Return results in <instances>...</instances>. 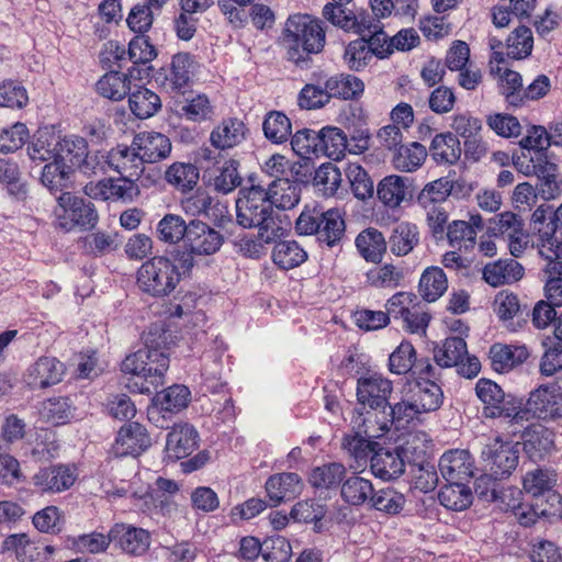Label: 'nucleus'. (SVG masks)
Wrapping results in <instances>:
<instances>
[{
	"instance_id": "obj_15",
	"label": "nucleus",
	"mask_w": 562,
	"mask_h": 562,
	"mask_svg": "<svg viewBox=\"0 0 562 562\" xmlns=\"http://www.w3.org/2000/svg\"><path fill=\"white\" fill-rule=\"evenodd\" d=\"M77 469L70 464H55L40 469L32 477L33 485L41 493H61L77 480Z\"/></svg>"
},
{
	"instance_id": "obj_34",
	"label": "nucleus",
	"mask_w": 562,
	"mask_h": 562,
	"mask_svg": "<svg viewBox=\"0 0 562 562\" xmlns=\"http://www.w3.org/2000/svg\"><path fill=\"white\" fill-rule=\"evenodd\" d=\"M198 69V63L189 53H179L172 57L166 80L172 90L183 92Z\"/></svg>"
},
{
	"instance_id": "obj_54",
	"label": "nucleus",
	"mask_w": 562,
	"mask_h": 562,
	"mask_svg": "<svg viewBox=\"0 0 562 562\" xmlns=\"http://www.w3.org/2000/svg\"><path fill=\"white\" fill-rule=\"evenodd\" d=\"M95 88L101 97L119 101L130 93L131 80L123 72L110 71L98 80Z\"/></svg>"
},
{
	"instance_id": "obj_28",
	"label": "nucleus",
	"mask_w": 562,
	"mask_h": 562,
	"mask_svg": "<svg viewBox=\"0 0 562 562\" xmlns=\"http://www.w3.org/2000/svg\"><path fill=\"white\" fill-rule=\"evenodd\" d=\"M303 484L299 474L283 472L271 475L266 482V491L273 505L294 499L302 491Z\"/></svg>"
},
{
	"instance_id": "obj_14",
	"label": "nucleus",
	"mask_w": 562,
	"mask_h": 562,
	"mask_svg": "<svg viewBox=\"0 0 562 562\" xmlns=\"http://www.w3.org/2000/svg\"><path fill=\"white\" fill-rule=\"evenodd\" d=\"M344 3L328 2L324 5L322 14L334 26L358 35L366 34V29L374 27L372 15L364 11L347 9Z\"/></svg>"
},
{
	"instance_id": "obj_63",
	"label": "nucleus",
	"mask_w": 562,
	"mask_h": 562,
	"mask_svg": "<svg viewBox=\"0 0 562 562\" xmlns=\"http://www.w3.org/2000/svg\"><path fill=\"white\" fill-rule=\"evenodd\" d=\"M404 505L405 497L403 494L387 487L379 491L374 490L368 506L387 515H396L404 508Z\"/></svg>"
},
{
	"instance_id": "obj_1",
	"label": "nucleus",
	"mask_w": 562,
	"mask_h": 562,
	"mask_svg": "<svg viewBox=\"0 0 562 562\" xmlns=\"http://www.w3.org/2000/svg\"><path fill=\"white\" fill-rule=\"evenodd\" d=\"M170 333L159 326H151L144 333V347L125 357L121 370L135 381L127 386L139 394H150L165 383L169 368Z\"/></svg>"
},
{
	"instance_id": "obj_46",
	"label": "nucleus",
	"mask_w": 562,
	"mask_h": 562,
	"mask_svg": "<svg viewBox=\"0 0 562 562\" xmlns=\"http://www.w3.org/2000/svg\"><path fill=\"white\" fill-rule=\"evenodd\" d=\"M356 247L367 261L380 262L386 251L387 241L376 228H367L357 236Z\"/></svg>"
},
{
	"instance_id": "obj_51",
	"label": "nucleus",
	"mask_w": 562,
	"mask_h": 562,
	"mask_svg": "<svg viewBox=\"0 0 562 562\" xmlns=\"http://www.w3.org/2000/svg\"><path fill=\"white\" fill-rule=\"evenodd\" d=\"M438 499L447 509L461 512L472 504L473 494L463 482H448L438 493Z\"/></svg>"
},
{
	"instance_id": "obj_2",
	"label": "nucleus",
	"mask_w": 562,
	"mask_h": 562,
	"mask_svg": "<svg viewBox=\"0 0 562 562\" xmlns=\"http://www.w3.org/2000/svg\"><path fill=\"white\" fill-rule=\"evenodd\" d=\"M280 43L288 60L299 66L306 64L310 55L319 54L325 47L324 22L310 14H292L285 21Z\"/></svg>"
},
{
	"instance_id": "obj_10",
	"label": "nucleus",
	"mask_w": 562,
	"mask_h": 562,
	"mask_svg": "<svg viewBox=\"0 0 562 562\" xmlns=\"http://www.w3.org/2000/svg\"><path fill=\"white\" fill-rule=\"evenodd\" d=\"M268 195L267 190L260 184L240 189L236 201L237 223L245 228L262 223L265 215L273 213Z\"/></svg>"
},
{
	"instance_id": "obj_5",
	"label": "nucleus",
	"mask_w": 562,
	"mask_h": 562,
	"mask_svg": "<svg viewBox=\"0 0 562 562\" xmlns=\"http://www.w3.org/2000/svg\"><path fill=\"white\" fill-rule=\"evenodd\" d=\"M372 414L368 417H363L364 434L369 437H381L390 430L392 426L396 430L406 429L416 423L422 420V412L415 407V403L408 396L402 398V401L390 405L386 409L381 412V416L375 424L372 422Z\"/></svg>"
},
{
	"instance_id": "obj_27",
	"label": "nucleus",
	"mask_w": 562,
	"mask_h": 562,
	"mask_svg": "<svg viewBox=\"0 0 562 562\" xmlns=\"http://www.w3.org/2000/svg\"><path fill=\"white\" fill-rule=\"evenodd\" d=\"M405 462L398 448H379L371 457V471L384 481L396 479L404 473Z\"/></svg>"
},
{
	"instance_id": "obj_22",
	"label": "nucleus",
	"mask_w": 562,
	"mask_h": 562,
	"mask_svg": "<svg viewBox=\"0 0 562 562\" xmlns=\"http://www.w3.org/2000/svg\"><path fill=\"white\" fill-rule=\"evenodd\" d=\"M198 441L199 434L193 426L177 424L167 436L166 456L172 461L186 458L198 448Z\"/></svg>"
},
{
	"instance_id": "obj_24",
	"label": "nucleus",
	"mask_w": 562,
	"mask_h": 562,
	"mask_svg": "<svg viewBox=\"0 0 562 562\" xmlns=\"http://www.w3.org/2000/svg\"><path fill=\"white\" fill-rule=\"evenodd\" d=\"M113 541H116L120 549L130 555L140 557L150 547V533L143 528L132 525H115L112 527Z\"/></svg>"
},
{
	"instance_id": "obj_35",
	"label": "nucleus",
	"mask_w": 562,
	"mask_h": 562,
	"mask_svg": "<svg viewBox=\"0 0 562 562\" xmlns=\"http://www.w3.org/2000/svg\"><path fill=\"white\" fill-rule=\"evenodd\" d=\"M239 162L235 159L225 158L207 176L209 183L214 190L227 194L241 184V177L238 172Z\"/></svg>"
},
{
	"instance_id": "obj_23",
	"label": "nucleus",
	"mask_w": 562,
	"mask_h": 562,
	"mask_svg": "<svg viewBox=\"0 0 562 562\" xmlns=\"http://www.w3.org/2000/svg\"><path fill=\"white\" fill-rule=\"evenodd\" d=\"M104 159L106 166L121 176L138 179L144 171V164L133 144L131 147L117 145L106 153Z\"/></svg>"
},
{
	"instance_id": "obj_62",
	"label": "nucleus",
	"mask_w": 562,
	"mask_h": 562,
	"mask_svg": "<svg viewBox=\"0 0 562 562\" xmlns=\"http://www.w3.org/2000/svg\"><path fill=\"white\" fill-rule=\"evenodd\" d=\"M70 167L60 160L49 161L43 167L41 182L52 193L63 191L68 187Z\"/></svg>"
},
{
	"instance_id": "obj_42",
	"label": "nucleus",
	"mask_w": 562,
	"mask_h": 562,
	"mask_svg": "<svg viewBox=\"0 0 562 562\" xmlns=\"http://www.w3.org/2000/svg\"><path fill=\"white\" fill-rule=\"evenodd\" d=\"M419 231L416 224L411 222L397 223L389 237L387 245L395 256H406L418 245Z\"/></svg>"
},
{
	"instance_id": "obj_57",
	"label": "nucleus",
	"mask_w": 562,
	"mask_h": 562,
	"mask_svg": "<svg viewBox=\"0 0 562 562\" xmlns=\"http://www.w3.org/2000/svg\"><path fill=\"white\" fill-rule=\"evenodd\" d=\"M191 392L186 385L175 384L157 393L155 405L162 412L177 413L187 407Z\"/></svg>"
},
{
	"instance_id": "obj_50",
	"label": "nucleus",
	"mask_w": 562,
	"mask_h": 562,
	"mask_svg": "<svg viewBox=\"0 0 562 562\" xmlns=\"http://www.w3.org/2000/svg\"><path fill=\"white\" fill-rule=\"evenodd\" d=\"M113 541L112 529L109 533L92 531L78 536L69 537L67 540L68 546L78 553L82 554H99L108 550Z\"/></svg>"
},
{
	"instance_id": "obj_55",
	"label": "nucleus",
	"mask_w": 562,
	"mask_h": 562,
	"mask_svg": "<svg viewBox=\"0 0 562 562\" xmlns=\"http://www.w3.org/2000/svg\"><path fill=\"white\" fill-rule=\"evenodd\" d=\"M128 104L132 113L140 120L155 115L161 108L159 95L145 87L130 93Z\"/></svg>"
},
{
	"instance_id": "obj_12",
	"label": "nucleus",
	"mask_w": 562,
	"mask_h": 562,
	"mask_svg": "<svg viewBox=\"0 0 562 562\" xmlns=\"http://www.w3.org/2000/svg\"><path fill=\"white\" fill-rule=\"evenodd\" d=\"M477 397L484 404L486 417H504L515 424L518 404L507 400L503 390L493 381L481 379L475 385Z\"/></svg>"
},
{
	"instance_id": "obj_49",
	"label": "nucleus",
	"mask_w": 562,
	"mask_h": 562,
	"mask_svg": "<svg viewBox=\"0 0 562 562\" xmlns=\"http://www.w3.org/2000/svg\"><path fill=\"white\" fill-rule=\"evenodd\" d=\"M272 261L283 270L294 269L307 260V252L295 240H282L274 245Z\"/></svg>"
},
{
	"instance_id": "obj_8",
	"label": "nucleus",
	"mask_w": 562,
	"mask_h": 562,
	"mask_svg": "<svg viewBox=\"0 0 562 562\" xmlns=\"http://www.w3.org/2000/svg\"><path fill=\"white\" fill-rule=\"evenodd\" d=\"M393 391V382L380 373H370L361 376L357 382V400L364 408L369 409L360 413L358 418L368 417L372 414V422L381 416V412L389 406V397Z\"/></svg>"
},
{
	"instance_id": "obj_9",
	"label": "nucleus",
	"mask_w": 562,
	"mask_h": 562,
	"mask_svg": "<svg viewBox=\"0 0 562 562\" xmlns=\"http://www.w3.org/2000/svg\"><path fill=\"white\" fill-rule=\"evenodd\" d=\"M58 209L55 214L58 218V226L69 232L75 226L91 228L98 222V212L90 201L64 192L57 198Z\"/></svg>"
},
{
	"instance_id": "obj_19",
	"label": "nucleus",
	"mask_w": 562,
	"mask_h": 562,
	"mask_svg": "<svg viewBox=\"0 0 562 562\" xmlns=\"http://www.w3.org/2000/svg\"><path fill=\"white\" fill-rule=\"evenodd\" d=\"M151 446L147 429L139 423H128L121 427L113 445L116 456L137 457Z\"/></svg>"
},
{
	"instance_id": "obj_3",
	"label": "nucleus",
	"mask_w": 562,
	"mask_h": 562,
	"mask_svg": "<svg viewBox=\"0 0 562 562\" xmlns=\"http://www.w3.org/2000/svg\"><path fill=\"white\" fill-rule=\"evenodd\" d=\"M181 272L171 259L156 256L145 261L137 270L136 283L138 289L153 296L170 295L180 283Z\"/></svg>"
},
{
	"instance_id": "obj_7",
	"label": "nucleus",
	"mask_w": 562,
	"mask_h": 562,
	"mask_svg": "<svg viewBox=\"0 0 562 562\" xmlns=\"http://www.w3.org/2000/svg\"><path fill=\"white\" fill-rule=\"evenodd\" d=\"M434 360L440 368H457V372L467 379L475 378L481 371L477 357L468 353V346L463 338L447 337L434 348Z\"/></svg>"
},
{
	"instance_id": "obj_4",
	"label": "nucleus",
	"mask_w": 562,
	"mask_h": 562,
	"mask_svg": "<svg viewBox=\"0 0 562 562\" xmlns=\"http://www.w3.org/2000/svg\"><path fill=\"white\" fill-rule=\"evenodd\" d=\"M345 221L338 209L303 211L296 220L295 229L301 235L315 234L319 243L333 247L345 234Z\"/></svg>"
},
{
	"instance_id": "obj_11",
	"label": "nucleus",
	"mask_w": 562,
	"mask_h": 562,
	"mask_svg": "<svg viewBox=\"0 0 562 562\" xmlns=\"http://www.w3.org/2000/svg\"><path fill=\"white\" fill-rule=\"evenodd\" d=\"M483 460L494 480H501L512 474L518 464L519 450L508 441L495 438L482 451Z\"/></svg>"
},
{
	"instance_id": "obj_30",
	"label": "nucleus",
	"mask_w": 562,
	"mask_h": 562,
	"mask_svg": "<svg viewBox=\"0 0 562 562\" xmlns=\"http://www.w3.org/2000/svg\"><path fill=\"white\" fill-rule=\"evenodd\" d=\"M247 127L241 120L227 117L213 128L210 134V142L216 149H231L245 139Z\"/></svg>"
},
{
	"instance_id": "obj_21",
	"label": "nucleus",
	"mask_w": 562,
	"mask_h": 562,
	"mask_svg": "<svg viewBox=\"0 0 562 562\" xmlns=\"http://www.w3.org/2000/svg\"><path fill=\"white\" fill-rule=\"evenodd\" d=\"M133 148L137 150L144 165L155 164L170 155L171 142L161 133L144 131L134 136Z\"/></svg>"
},
{
	"instance_id": "obj_45",
	"label": "nucleus",
	"mask_w": 562,
	"mask_h": 562,
	"mask_svg": "<svg viewBox=\"0 0 562 562\" xmlns=\"http://www.w3.org/2000/svg\"><path fill=\"white\" fill-rule=\"evenodd\" d=\"M376 193L384 205L398 207L409 194L407 180L396 175L387 176L380 181Z\"/></svg>"
},
{
	"instance_id": "obj_43",
	"label": "nucleus",
	"mask_w": 562,
	"mask_h": 562,
	"mask_svg": "<svg viewBox=\"0 0 562 562\" xmlns=\"http://www.w3.org/2000/svg\"><path fill=\"white\" fill-rule=\"evenodd\" d=\"M329 100H355L364 91V83L356 76L348 74H339L329 77L325 81Z\"/></svg>"
},
{
	"instance_id": "obj_6",
	"label": "nucleus",
	"mask_w": 562,
	"mask_h": 562,
	"mask_svg": "<svg viewBox=\"0 0 562 562\" xmlns=\"http://www.w3.org/2000/svg\"><path fill=\"white\" fill-rule=\"evenodd\" d=\"M562 416V390L557 384L540 385L532 391L525 407L518 403L515 424L522 425L530 417L554 420Z\"/></svg>"
},
{
	"instance_id": "obj_44",
	"label": "nucleus",
	"mask_w": 562,
	"mask_h": 562,
	"mask_svg": "<svg viewBox=\"0 0 562 562\" xmlns=\"http://www.w3.org/2000/svg\"><path fill=\"white\" fill-rule=\"evenodd\" d=\"M2 551L12 553L20 562L41 561V543L31 540L26 533H13L2 542Z\"/></svg>"
},
{
	"instance_id": "obj_47",
	"label": "nucleus",
	"mask_w": 562,
	"mask_h": 562,
	"mask_svg": "<svg viewBox=\"0 0 562 562\" xmlns=\"http://www.w3.org/2000/svg\"><path fill=\"white\" fill-rule=\"evenodd\" d=\"M427 157L426 147L417 142L401 145L393 155L392 164L396 170L413 172L419 169Z\"/></svg>"
},
{
	"instance_id": "obj_61",
	"label": "nucleus",
	"mask_w": 562,
	"mask_h": 562,
	"mask_svg": "<svg viewBox=\"0 0 562 562\" xmlns=\"http://www.w3.org/2000/svg\"><path fill=\"white\" fill-rule=\"evenodd\" d=\"M166 180L181 191L192 190L199 180V170L192 164L175 162L166 171Z\"/></svg>"
},
{
	"instance_id": "obj_25",
	"label": "nucleus",
	"mask_w": 562,
	"mask_h": 562,
	"mask_svg": "<svg viewBox=\"0 0 562 562\" xmlns=\"http://www.w3.org/2000/svg\"><path fill=\"white\" fill-rule=\"evenodd\" d=\"M554 432L541 424H531L522 431L524 450L528 457L538 461L554 449Z\"/></svg>"
},
{
	"instance_id": "obj_59",
	"label": "nucleus",
	"mask_w": 562,
	"mask_h": 562,
	"mask_svg": "<svg viewBox=\"0 0 562 562\" xmlns=\"http://www.w3.org/2000/svg\"><path fill=\"white\" fill-rule=\"evenodd\" d=\"M533 48L531 29L520 25L516 27L506 40V54L513 59L527 58Z\"/></svg>"
},
{
	"instance_id": "obj_17",
	"label": "nucleus",
	"mask_w": 562,
	"mask_h": 562,
	"mask_svg": "<svg viewBox=\"0 0 562 562\" xmlns=\"http://www.w3.org/2000/svg\"><path fill=\"white\" fill-rule=\"evenodd\" d=\"M224 243V236L209 224L201 221H190L184 247L200 256H211L217 252Z\"/></svg>"
},
{
	"instance_id": "obj_52",
	"label": "nucleus",
	"mask_w": 562,
	"mask_h": 562,
	"mask_svg": "<svg viewBox=\"0 0 562 562\" xmlns=\"http://www.w3.org/2000/svg\"><path fill=\"white\" fill-rule=\"evenodd\" d=\"M346 476V467L339 462H329L314 468L310 475V484L319 490H330L341 486Z\"/></svg>"
},
{
	"instance_id": "obj_58",
	"label": "nucleus",
	"mask_w": 562,
	"mask_h": 562,
	"mask_svg": "<svg viewBox=\"0 0 562 562\" xmlns=\"http://www.w3.org/2000/svg\"><path fill=\"white\" fill-rule=\"evenodd\" d=\"M321 155L339 160L347 151L348 138L342 130L335 126H325L321 130Z\"/></svg>"
},
{
	"instance_id": "obj_64",
	"label": "nucleus",
	"mask_w": 562,
	"mask_h": 562,
	"mask_svg": "<svg viewBox=\"0 0 562 562\" xmlns=\"http://www.w3.org/2000/svg\"><path fill=\"white\" fill-rule=\"evenodd\" d=\"M177 114L192 122H201L211 117L213 108L205 94H196L184 103H179Z\"/></svg>"
},
{
	"instance_id": "obj_13",
	"label": "nucleus",
	"mask_w": 562,
	"mask_h": 562,
	"mask_svg": "<svg viewBox=\"0 0 562 562\" xmlns=\"http://www.w3.org/2000/svg\"><path fill=\"white\" fill-rule=\"evenodd\" d=\"M66 373L65 364L55 357L43 356L27 367L23 382L33 390H45L57 385Z\"/></svg>"
},
{
	"instance_id": "obj_56",
	"label": "nucleus",
	"mask_w": 562,
	"mask_h": 562,
	"mask_svg": "<svg viewBox=\"0 0 562 562\" xmlns=\"http://www.w3.org/2000/svg\"><path fill=\"white\" fill-rule=\"evenodd\" d=\"M448 288L447 277L439 267L427 268L419 280V293L424 300L435 302Z\"/></svg>"
},
{
	"instance_id": "obj_36",
	"label": "nucleus",
	"mask_w": 562,
	"mask_h": 562,
	"mask_svg": "<svg viewBox=\"0 0 562 562\" xmlns=\"http://www.w3.org/2000/svg\"><path fill=\"white\" fill-rule=\"evenodd\" d=\"M353 423L358 424L359 431L347 434L342 440V448L355 459L357 467H361L371 460L378 443L369 440L370 437L364 434L363 417L357 418Z\"/></svg>"
},
{
	"instance_id": "obj_38",
	"label": "nucleus",
	"mask_w": 562,
	"mask_h": 562,
	"mask_svg": "<svg viewBox=\"0 0 562 562\" xmlns=\"http://www.w3.org/2000/svg\"><path fill=\"white\" fill-rule=\"evenodd\" d=\"M374 487L369 479L352 474L342 481L340 496L342 501L352 507L369 505Z\"/></svg>"
},
{
	"instance_id": "obj_40",
	"label": "nucleus",
	"mask_w": 562,
	"mask_h": 562,
	"mask_svg": "<svg viewBox=\"0 0 562 562\" xmlns=\"http://www.w3.org/2000/svg\"><path fill=\"white\" fill-rule=\"evenodd\" d=\"M59 136L49 128L40 130L27 147L30 158L38 162L59 160Z\"/></svg>"
},
{
	"instance_id": "obj_29",
	"label": "nucleus",
	"mask_w": 562,
	"mask_h": 562,
	"mask_svg": "<svg viewBox=\"0 0 562 562\" xmlns=\"http://www.w3.org/2000/svg\"><path fill=\"white\" fill-rule=\"evenodd\" d=\"M408 396L423 415L438 411L445 398L441 386L430 379L416 381L409 390Z\"/></svg>"
},
{
	"instance_id": "obj_41",
	"label": "nucleus",
	"mask_w": 562,
	"mask_h": 562,
	"mask_svg": "<svg viewBox=\"0 0 562 562\" xmlns=\"http://www.w3.org/2000/svg\"><path fill=\"white\" fill-rule=\"evenodd\" d=\"M266 190L272 207L291 210L300 202L301 184L289 178L276 179Z\"/></svg>"
},
{
	"instance_id": "obj_37",
	"label": "nucleus",
	"mask_w": 562,
	"mask_h": 562,
	"mask_svg": "<svg viewBox=\"0 0 562 562\" xmlns=\"http://www.w3.org/2000/svg\"><path fill=\"white\" fill-rule=\"evenodd\" d=\"M528 357L529 352L525 346L494 344L490 348L492 368L501 373L510 371L526 361Z\"/></svg>"
},
{
	"instance_id": "obj_33",
	"label": "nucleus",
	"mask_w": 562,
	"mask_h": 562,
	"mask_svg": "<svg viewBox=\"0 0 562 562\" xmlns=\"http://www.w3.org/2000/svg\"><path fill=\"white\" fill-rule=\"evenodd\" d=\"M285 547L290 549V544L283 537L270 538L261 543L256 537L248 536L240 540L239 555L245 560L254 561L261 554L266 562H277L279 558L270 549L282 550Z\"/></svg>"
},
{
	"instance_id": "obj_48",
	"label": "nucleus",
	"mask_w": 562,
	"mask_h": 562,
	"mask_svg": "<svg viewBox=\"0 0 562 562\" xmlns=\"http://www.w3.org/2000/svg\"><path fill=\"white\" fill-rule=\"evenodd\" d=\"M429 151L437 164L452 165L461 156L460 142L452 133L437 134L430 144Z\"/></svg>"
},
{
	"instance_id": "obj_53",
	"label": "nucleus",
	"mask_w": 562,
	"mask_h": 562,
	"mask_svg": "<svg viewBox=\"0 0 562 562\" xmlns=\"http://www.w3.org/2000/svg\"><path fill=\"white\" fill-rule=\"evenodd\" d=\"M262 131L265 137L273 144H283L292 136L290 119L281 111H270L266 114Z\"/></svg>"
},
{
	"instance_id": "obj_31",
	"label": "nucleus",
	"mask_w": 562,
	"mask_h": 562,
	"mask_svg": "<svg viewBox=\"0 0 562 562\" xmlns=\"http://www.w3.org/2000/svg\"><path fill=\"white\" fill-rule=\"evenodd\" d=\"M514 165L522 175L537 178L559 169L554 155H551L549 150L522 153L514 158Z\"/></svg>"
},
{
	"instance_id": "obj_16",
	"label": "nucleus",
	"mask_w": 562,
	"mask_h": 562,
	"mask_svg": "<svg viewBox=\"0 0 562 562\" xmlns=\"http://www.w3.org/2000/svg\"><path fill=\"white\" fill-rule=\"evenodd\" d=\"M85 193L92 199L103 201H132L139 191L135 179L122 176L117 179L108 178L99 182H90L85 187Z\"/></svg>"
},
{
	"instance_id": "obj_32",
	"label": "nucleus",
	"mask_w": 562,
	"mask_h": 562,
	"mask_svg": "<svg viewBox=\"0 0 562 562\" xmlns=\"http://www.w3.org/2000/svg\"><path fill=\"white\" fill-rule=\"evenodd\" d=\"M524 271V267L515 259H499L485 265L482 273L487 284L497 288L520 280Z\"/></svg>"
},
{
	"instance_id": "obj_26",
	"label": "nucleus",
	"mask_w": 562,
	"mask_h": 562,
	"mask_svg": "<svg viewBox=\"0 0 562 562\" xmlns=\"http://www.w3.org/2000/svg\"><path fill=\"white\" fill-rule=\"evenodd\" d=\"M530 229L537 237V248H541V245L552 246L560 241L555 236L559 225L551 205L541 204L533 211L530 220Z\"/></svg>"
},
{
	"instance_id": "obj_60",
	"label": "nucleus",
	"mask_w": 562,
	"mask_h": 562,
	"mask_svg": "<svg viewBox=\"0 0 562 562\" xmlns=\"http://www.w3.org/2000/svg\"><path fill=\"white\" fill-rule=\"evenodd\" d=\"M291 146L293 151L302 158L319 157L322 153L321 131L303 128L295 132L291 136Z\"/></svg>"
},
{
	"instance_id": "obj_39",
	"label": "nucleus",
	"mask_w": 562,
	"mask_h": 562,
	"mask_svg": "<svg viewBox=\"0 0 562 562\" xmlns=\"http://www.w3.org/2000/svg\"><path fill=\"white\" fill-rule=\"evenodd\" d=\"M76 407L68 396H53L42 402L41 418L54 426L65 425L75 417Z\"/></svg>"
},
{
	"instance_id": "obj_20",
	"label": "nucleus",
	"mask_w": 562,
	"mask_h": 562,
	"mask_svg": "<svg viewBox=\"0 0 562 562\" xmlns=\"http://www.w3.org/2000/svg\"><path fill=\"white\" fill-rule=\"evenodd\" d=\"M438 467L447 482H463L474 476V460L468 450L454 449L445 452Z\"/></svg>"
},
{
	"instance_id": "obj_18",
	"label": "nucleus",
	"mask_w": 562,
	"mask_h": 562,
	"mask_svg": "<svg viewBox=\"0 0 562 562\" xmlns=\"http://www.w3.org/2000/svg\"><path fill=\"white\" fill-rule=\"evenodd\" d=\"M538 251L543 260L541 272L546 295L557 297L562 293V238L552 246L541 245Z\"/></svg>"
}]
</instances>
